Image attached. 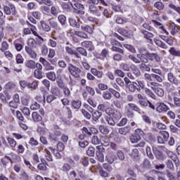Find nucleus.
<instances>
[{"mask_svg":"<svg viewBox=\"0 0 180 180\" xmlns=\"http://www.w3.org/2000/svg\"><path fill=\"white\" fill-rule=\"evenodd\" d=\"M89 11L91 14L100 17L103 11V7L99 6L98 0H89Z\"/></svg>","mask_w":180,"mask_h":180,"instance_id":"f257e3e1","label":"nucleus"},{"mask_svg":"<svg viewBox=\"0 0 180 180\" xmlns=\"http://www.w3.org/2000/svg\"><path fill=\"white\" fill-rule=\"evenodd\" d=\"M20 161L21 158L19 156V155L14 153H10L7 155H5L4 158H1V163L4 167H7L10 162L11 164H13Z\"/></svg>","mask_w":180,"mask_h":180,"instance_id":"f03ea898","label":"nucleus"},{"mask_svg":"<svg viewBox=\"0 0 180 180\" xmlns=\"http://www.w3.org/2000/svg\"><path fill=\"white\" fill-rule=\"evenodd\" d=\"M97 168L98 169V174L103 178H108L109 176L108 172H111L113 170L112 167L109 162L103 163V167L99 164L98 165H97Z\"/></svg>","mask_w":180,"mask_h":180,"instance_id":"7ed1b4c3","label":"nucleus"},{"mask_svg":"<svg viewBox=\"0 0 180 180\" xmlns=\"http://www.w3.org/2000/svg\"><path fill=\"white\" fill-rule=\"evenodd\" d=\"M106 114L111 116L114 120L119 121L122 118V114L120 110L112 108L111 107L107 108Z\"/></svg>","mask_w":180,"mask_h":180,"instance_id":"20e7f679","label":"nucleus"},{"mask_svg":"<svg viewBox=\"0 0 180 180\" xmlns=\"http://www.w3.org/2000/svg\"><path fill=\"white\" fill-rule=\"evenodd\" d=\"M19 84L22 90H24L25 88L36 89L38 86V82L36 80L32 81V82H30L27 80H20L19 82Z\"/></svg>","mask_w":180,"mask_h":180,"instance_id":"39448f33","label":"nucleus"},{"mask_svg":"<svg viewBox=\"0 0 180 180\" xmlns=\"http://www.w3.org/2000/svg\"><path fill=\"white\" fill-rule=\"evenodd\" d=\"M65 160L66 162L63 163V165H62L61 171L63 173L68 174V172L72 170V165H75V160L71 158H67Z\"/></svg>","mask_w":180,"mask_h":180,"instance_id":"423d86ee","label":"nucleus"},{"mask_svg":"<svg viewBox=\"0 0 180 180\" xmlns=\"http://www.w3.org/2000/svg\"><path fill=\"white\" fill-rule=\"evenodd\" d=\"M160 84L156 82H150L149 86L153 91V92L159 97H162L165 94L164 89L159 87Z\"/></svg>","mask_w":180,"mask_h":180,"instance_id":"0eeeda50","label":"nucleus"},{"mask_svg":"<svg viewBox=\"0 0 180 180\" xmlns=\"http://www.w3.org/2000/svg\"><path fill=\"white\" fill-rule=\"evenodd\" d=\"M96 157L98 162L101 163H103L105 162V155L104 153L105 149L103 148V146H96Z\"/></svg>","mask_w":180,"mask_h":180,"instance_id":"6e6552de","label":"nucleus"},{"mask_svg":"<svg viewBox=\"0 0 180 180\" xmlns=\"http://www.w3.org/2000/svg\"><path fill=\"white\" fill-rule=\"evenodd\" d=\"M148 54L149 52L146 49H139V53L136 55V57L139 59L141 63H147L148 62Z\"/></svg>","mask_w":180,"mask_h":180,"instance_id":"1a4fd4ad","label":"nucleus"},{"mask_svg":"<svg viewBox=\"0 0 180 180\" xmlns=\"http://www.w3.org/2000/svg\"><path fill=\"white\" fill-rule=\"evenodd\" d=\"M3 11L6 15L15 16L17 15L16 7L14 4H9L3 6Z\"/></svg>","mask_w":180,"mask_h":180,"instance_id":"9d476101","label":"nucleus"},{"mask_svg":"<svg viewBox=\"0 0 180 180\" xmlns=\"http://www.w3.org/2000/svg\"><path fill=\"white\" fill-rule=\"evenodd\" d=\"M68 70L72 77L77 79L80 78L82 70L79 67H77L75 65L70 63L68 65Z\"/></svg>","mask_w":180,"mask_h":180,"instance_id":"9b49d317","label":"nucleus"},{"mask_svg":"<svg viewBox=\"0 0 180 180\" xmlns=\"http://www.w3.org/2000/svg\"><path fill=\"white\" fill-rule=\"evenodd\" d=\"M160 136H158L157 141L159 144H165L169 139V133L166 131H160Z\"/></svg>","mask_w":180,"mask_h":180,"instance_id":"f8f14e48","label":"nucleus"},{"mask_svg":"<svg viewBox=\"0 0 180 180\" xmlns=\"http://www.w3.org/2000/svg\"><path fill=\"white\" fill-rule=\"evenodd\" d=\"M24 44H25V42L23 41V39H22V38L16 39L13 41L14 49L18 52H20L22 51Z\"/></svg>","mask_w":180,"mask_h":180,"instance_id":"ddd939ff","label":"nucleus"},{"mask_svg":"<svg viewBox=\"0 0 180 180\" xmlns=\"http://www.w3.org/2000/svg\"><path fill=\"white\" fill-rule=\"evenodd\" d=\"M170 108L164 102H158L155 110L159 113H164L169 111Z\"/></svg>","mask_w":180,"mask_h":180,"instance_id":"4468645a","label":"nucleus"},{"mask_svg":"<svg viewBox=\"0 0 180 180\" xmlns=\"http://www.w3.org/2000/svg\"><path fill=\"white\" fill-rule=\"evenodd\" d=\"M74 12L75 14L79 15H84L85 14L84 6L79 3H76L74 4Z\"/></svg>","mask_w":180,"mask_h":180,"instance_id":"2eb2a0df","label":"nucleus"},{"mask_svg":"<svg viewBox=\"0 0 180 180\" xmlns=\"http://www.w3.org/2000/svg\"><path fill=\"white\" fill-rule=\"evenodd\" d=\"M40 162L38 163V171L46 172L48 170L49 163L44 158H41Z\"/></svg>","mask_w":180,"mask_h":180,"instance_id":"dca6fc26","label":"nucleus"},{"mask_svg":"<svg viewBox=\"0 0 180 180\" xmlns=\"http://www.w3.org/2000/svg\"><path fill=\"white\" fill-rule=\"evenodd\" d=\"M39 61L42 63V65L44 67L45 70L46 71L49 70H53L55 69V67L51 65V63L48 62L46 58L43 57H40L39 59Z\"/></svg>","mask_w":180,"mask_h":180,"instance_id":"f3484780","label":"nucleus"},{"mask_svg":"<svg viewBox=\"0 0 180 180\" xmlns=\"http://www.w3.org/2000/svg\"><path fill=\"white\" fill-rule=\"evenodd\" d=\"M141 32L143 34V38L149 41V43H150V44H153V38L155 37V34L150 32H148L146 30H141Z\"/></svg>","mask_w":180,"mask_h":180,"instance_id":"a211bd4d","label":"nucleus"},{"mask_svg":"<svg viewBox=\"0 0 180 180\" xmlns=\"http://www.w3.org/2000/svg\"><path fill=\"white\" fill-rule=\"evenodd\" d=\"M26 24L31 27V32H32V34L35 36V37H37L39 40L41 42H44V39L42 37L39 36V34L37 33V29L36 27V25H33V24H32L31 22H30L29 21H27L26 22Z\"/></svg>","mask_w":180,"mask_h":180,"instance_id":"6ab92c4d","label":"nucleus"},{"mask_svg":"<svg viewBox=\"0 0 180 180\" xmlns=\"http://www.w3.org/2000/svg\"><path fill=\"white\" fill-rule=\"evenodd\" d=\"M61 136H62V131H54L53 132L49 134V139L51 141H59Z\"/></svg>","mask_w":180,"mask_h":180,"instance_id":"aec40b11","label":"nucleus"},{"mask_svg":"<svg viewBox=\"0 0 180 180\" xmlns=\"http://www.w3.org/2000/svg\"><path fill=\"white\" fill-rule=\"evenodd\" d=\"M166 154L169 158H170L172 161L174 162L176 167H179L180 165L179 158L177 157V155L174 153L172 151L166 150Z\"/></svg>","mask_w":180,"mask_h":180,"instance_id":"412c9836","label":"nucleus"},{"mask_svg":"<svg viewBox=\"0 0 180 180\" xmlns=\"http://www.w3.org/2000/svg\"><path fill=\"white\" fill-rule=\"evenodd\" d=\"M43 41H36V39H34V38H29L27 39V44L28 47H30V49H37L38 44L40 45L41 44H42Z\"/></svg>","mask_w":180,"mask_h":180,"instance_id":"4be33fe9","label":"nucleus"},{"mask_svg":"<svg viewBox=\"0 0 180 180\" xmlns=\"http://www.w3.org/2000/svg\"><path fill=\"white\" fill-rule=\"evenodd\" d=\"M167 80L170 82L171 84H174L175 86H179L180 84L179 80L172 72L167 73Z\"/></svg>","mask_w":180,"mask_h":180,"instance_id":"5701e85b","label":"nucleus"},{"mask_svg":"<svg viewBox=\"0 0 180 180\" xmlns=\"http://www.w3.org/2000/svg\"><path fill=\"white\" fill-rule=\"evenodd\" d=\"M81 45L84 47L86 49H88L89 51H95V46L93 44L91 41H82Z\"/></svg>","mask_w":180,"mask_h":180,"instance_id":"b1692460","label":"nucleus"},{"mask_svg":"<svg viewBox=\"0 0 180 180\" xmlns=\"http://www.w3.org/2000/svg\"><path fill=\"white\" fill-rule=\"evenodd\" d=\"M117 157L114 153H109L105 156V160L110 165H112L114 162L117 161Z\"/></svg>","mask_w":180,"mask_h":180,"instance_id":"393cba45","label":"nucleus"},{"mask_svg":"<svg viewBox=\"0 0 180 180\" xmlns=\"http://www.w3.org/2000/svg\"><path fill=\"white\" fill-rule=\"evenodd\" d=\"M11 96L8 91H4L0 93V99L3 103H7L10 101Z\"/></svg>","mask_w":180,"mask_h":180,"instance_id":"a878e982","label":"nucleus"},{"mask_svg":"<svg viewBox=\"0 0 180 180\" xmlns=\"http://www.w3.org/2000/svg\"><path fill=\"white\" fill-rule=\"evenodd\" d=\"M148 60L150 61H155L157 63L161 62L160 56L158 53H150L148 52Z\"/></svg>","mask_w":180,"mask_h":180,"instance_id":"bb28decb","label":"nucleus"},{"mask_svg":"<svg viewBox=\"0 0 180 180\" xmlns=\"http://www.w3.org/2000/svg\"><path fill=\"white\" fill-rule=\"evenodd\" d=\"M166 176L168 178V180H180V171L176 172V177L171 171H167Z\"/></svg>","mask_w":180,"mask_h":180,"instance_id":"cd10ccee","label":"nucleus"},{"mask_svg":"<svg viewBox=\"0 0 180 180\" xmlns=\"http://www.w3.org/2000/svg\"><path fill=\"white\" fill-rule=\"evenodd\" d=\"M90 72L94 77H96L98 79H102L103 77V72L98 70L96 69V68H91Z\"/></svg>","mask_w":180,"mask_h":180,"instance_id":"c85d7f7f","label":"nucleus"},{"mask_svg":"<svg viewBox=\"0 0 180 180\" xmlns=\"http://www.w3.org/2000/svg\"><path fill=\"white\" fill-rule=\"evenodd\" d=\"M25 52L31 57L32 59H36L37 57V54L35 53L33 49L25 46Z\"/></svg>","mask_w":180,"mask_h":180,"instance_id":"c756f323","label":"nucleus"},{"mask_svg":"<svg viewBox=\"0 0 180 180\" xmlns=\"http://www.w3.org/2000/svg\"><path fill=\"white\" fill-rule=\"evenodd\" d=\"M160 38L170 46H173L174 45V41L172 37L160 35Z\"/></svg>","mask_w":180,"mask_h":180,"instance_id":"7c9ffc66","label":"nucleus"},{"mask_svg":"<svg viewBox=\"0 0 180 180\" xmlns=\"http://www.w3.org/2000/svg\"><path fill=\"white\" fill-rule=\"evenodd\" d=\"M63 110H65L64 112L63 113V115H66V117L68 120H71L73 117L72 111L70 107H63Z\"/></svg>","mask_w":180,"mask_h":180,"instance_id":"2f4dec72","label":"nucleus"},{"mask_svg":"<svg viewBox=\"0 0 180 180\" xmlns=\"http://www.w3.org/2000/svg\"><path fill=\"white\" fill-rule=\"evenodd\" d=\"M151 22L154 24L155 27H160V28L162 30V32L167 35L169 36V33L167 30L164 27V25H162V23L160 22H158L155 20H152Z\"/></svg>","mask_w":180,"mask_h":180,"instance_id":"473e14b6","label":"nucleus"},{"mask_svg":"<svg viewBox=\"0 0 180 180\" xmlns=\"http://www.w3.org/2000/svg\"><path fill=\"white\" fill-rule=\"evenodd\" d=\"M32 119L34 122H39L43 120V117L37 111H33L31 115Z\"/></svg>","mask_w":180,"mask_h":180,"instance_id":"72a5a7b5","label":"nucleus"},{"mask_svg":"<svg viewBox=\"0 0 180 180\" xmlns=\"http://www.w3.org/2000/svg\"><path fill=\"white\" fill-rule=\"evenodd\" d=\"M154 41L155 44L160 47L162 49L167 50L169 49V46L167 44H165V42L162 41V40L155 39Z\"/></svg>","mask_w":180,"mask_h":180,"instance_id":"f704fd0d","label":"nucleus"},{"mask_svg":"<svg viewBox=\"0 0 180 180\" xmlns=\"http://www.w3.org/2000/svg\"><path fill=\"white\" fill-rule=\"evenodd\" d=\"M163 85L165 87V89L166 91L168 92V93H171V92H173L174 90H175V87L173 85L172 83H171L170 82H165L163 83Z\"/></svg>","mask_w":180,"mask_h":180,"instance_id":"c9c22d12","label":"nucleus"},{"mask_svg":"<svg viewBox=\"0 0 180 180\" xmlns=\"http://www.w3.org/2000/svg\"><path fill=\"white\" fill-rule=\"evenodd\" d=\"M65 51L70 55H75V57L78 59H82V56L79 53H78L77 52H76V51L73 50L72 48L70 47V46H66L65 47Z\"/></svg>","mask_w":180,"mask_h":180,"instance_id":"e433bc0d","label":"nucleus"},{"mask_svg":"<svg viewBox=\"0 0 180 180\" xmlns=\"http://www.w3.org/2000/svg\"><path fill=\"white\" fill-rule=\"evenodd\" d=\"M82 105V102L81 100H72L71 101V105L75 110H79Z\"/></svg>","mask_w":180,"mask_h":180,"instance_id":"4c0bfd02","label":"nucleus"},{"mask_svg":"<svg viewBox=\"0 0 180 180\" xmlns=\"http://www.w3.org/2000/svg\"><path fill=\"white\" fill-rule=\"evenodd\" d=\"M131 127L127 126L124 127H121L118 129V132L123 136H127V134L131 132Z\"/></svg>","mask_w":180,"mask_h":180,"instance_id":"58836bf2","label":"nucleus"},{"mask_svg":"<svg viewBox=\"0 0 180 180\" xmlns=\"http://www.w3.org/2000/svg\"><path fill=\"white\" fill-rule=\"evenodd\" d=\"M129 156L134 159V161H139V150L136 148L133 149L131 153H129Z\"/></svg>","mask_w":180,"mask_h":180,"instance_id":"ea45409f","label":"nucleus"},{"mask_svg":"<svg viewBox=\"0 0 180 180\" xmlns=\"http://www.w3.org/2000/svg\"><path fill=\"white\" fill-rule=\"evenodd\" d=\"M102 115V112H101V111H99L98 110L93 111L91 115L92 120L94 122H98L99 119L101 117Z\"/></svg>","mask_w":180,"mask_h":180,"instance_id":"a19ab883","label":"nucleus"},{"mask_svg":"<svg viewBox=\"0 0 180 180\" xmlns=\"http://www.w3.org/2000/svg\"><path fill=\"white\" fill-rule=\"evenodd\" d=\"M101 142H102L101 144L105 147H108L110 144V139L108 136H101Z\"/></svg>","mask_w":180,"mask_h":180,"instance_id":"79ce46f5","label":"nucleus"},{"mask_svg":"<svg viewBox=\"0 0 180 180\" xmlns=\"http://www.w3.org/2000/svg\"><path fill=\"white\" fill-rule=\"evenodd\" d=\"M51 94L55 96L56 98L62 96L60 89L57 86H55L51 89Z\"/></svg>","mask_w":180,"mask_h":180,"instance_id":"37998d69","label":"nucleus"},{"mask_svg":"<svg viewBox=\"0 0 180 180\" xmlns=\"http://www.w3.org/2000/svg\"><path fill=\"white\" fill-rule=\"evenodd\" d=\"M7 142L9 146L13 149L17 146V141L13 137L7 136Z\"/></svg>","mask_w":180,"mask_h":180,"instance_id":"c03bdc74","label":"nucleus"},{"mask_svg":"<svg viewBox=\"0 0 180 180\" xmlns=\"http://www.w3.org/2000/svg\"><path fill=\"white\" fill-rule=\"evenodd\" d=\"M128 107L131 110H134L139 114L141 113V110L140 109V108H139L138 105L134 104V103H129Z\"/></svg>","mask_w":180,"mask_h":180,"instance_id":"a18cd8bd","label":"nucleus"},{"mask_svg":"<svg viewBox=\"0 0 180 180\" xmlns=\"http://www.w3.org/2000/svg\"><path fill=\"white\" fill-rule=\"evenodd\" d=\"M143 139L147 141H153L155 140V136L153 133L148 132L144 134Z\"/></svg>","mask_w":180,"mask_h":180,"instance_id":"49530a36","label":"nucleus"},{"mask_svg":"<svg viewBox=\"0 0 180 180\" xmlns=\"http://www.w3.org/2000/svg\"><path fill=\"white\" fill-rule=\"evenodd\" d=\"M169 53L173 57H180V50H176L174 47H170L169 49Z\"/></svg>","mask_w":180,"mask_h":180,"instance_id":"de8ad7c7","label":"nucleus"},{"mask_svg":"<svg viewBox=\"0 0 180 180\" xmlns=\"http://www.w3.org/2000/svg\"><path fill=\"white\" fill-rule=\"evenodd\" d=\"M41 27H42V29L44 30V32H49L50 30H51V27L49 26V25L44 20H41L39 22Z\"/></svg>","mask_w":180,"mask_h":180,"instance_id":"09e8293b","label":"nucleus"},{"mask_svg":"<svg viewBox=\"0 0 180 180\" xmlns=\"http://www.w3.org/2000/svg\"><path fill=\"white\" fill-rule=\"evenodd\" d=\"M81 29L83 32H86L89 34H92L94 33V28L91 27V25H82Z\"/></svg>","mask_w":180,"mask_h":180,"instance_id":"8fccbe9b","label":"nucleus"},{"mask_svg":"<svg viewBox=\"0 0 180 180\" xmlns=\"http://www.w3.org/2000/svg\"><path fill=\"white\" fill-rule=\"evenodd\" d=\"M91 144L94 146H98L101 143V137L99 138V136L94 135L91 138Z\"/></svg>","mask_w":180,"mask_h":180,"instance_id":"3c124183","label":"nucleus"},{"mask_svg":"<svg viewBox=\"0 0 180 180\" xmlns=\"http://www.w3.org/2000/svg\"><path fill=\"white\" fill-rule=\"evenodd\" d=\"M131 69L133 72V73L134 74V75L136 77H139L141 76V72L140 70H139L137 65H134V64H132L131 65Z\"/></svg>","mask_w":180,"mask_h":180,"instance_id":"603ef678","label":"nucleus"},{"mask_svg":"<svg viewBox=\"0 0 180 180\" xmlns=\"http://www.w3.org/2000/svg\"><path fill=\"white\" fill-rule=\"evenodd\" d=\"M69 22L70 24V26H72L73 27H75V28L80 27V23L78 21H77L75 18H70Z\"/></svg>","mask_w":180,"mask_h":180,"instance_id":"864d4df0","label":"nucleus"},{"mask_svg":"<svg viewBox=\"0 0 180 180\" xmlns=\"http://www.w3.org/2000/svg\"><path fill=\"white\" fill-rule=\"evenodd\" d=\"M58 22L63 25L65 26L67 23V18L65 15L60 14L58 15Z\"/></svg>","mask_w":180,"mask_h":180,"instance_id":"5fc2aeb1","label":"nucleus"},{"mask_svg":"<svg viewBox=\"0 0 180 180\" xmlns=\"http://www.w3.org/2000/svg\"><path fill=\"white\" fill-rule=\"evenodd\" d=\"M75 34L82 39H89L88 34L84 31H75Z\"/></svg>","mask_w":180,"mask_h":180,"instance_id":"6e6d98bb","label":"nucleus"},{"mask_svg":"<svg viewBox=\"0 0 180 180\" xmlns=\"http://www.w3.org/2000/svg\"><path fill=\"white\" fill-rule=\"evenodd\" d=\"M25 67L32 70L36 69V62L34 60H28L25 63Z\"/></svg>","mask_w":180,"mask_h":180,"instance_id":"4d7b16f0","label":"nucleus"},{"mask_svg":"<svg viewBox=\"0 0 180 180\" xmlns=\"http://www.w3.org/2000/svg\"><path fill=\"white\" fill-rule=\"evenodd\" d=\"M179 32V25H176V24H174V25H172L170 34L172 36H175Z\"/></svg>","mask_w":180,"mask_h":180,"instance_id":"13d9d810","label":"nucleus"},{"mask_svg":"<svg viewBox=\"0 0 180 180\" xmlns=\"http://www.w3.org/2000/svg\"><path fill=\"white\" fill-rule=\"evenodd\" d=\"M76 50V52H77L79 55L81 54L84 57H87V51L84 47H77Z\"/></svg>","mask_w":180,"mask_h":180,"instance_id":"bf43d9fd","label":"nucleus"},{"mask_svg":"<svg viewBox=\"0 0 180 180\" xmlns=\"http://www.w3.org/2000/svg\"><path fill=\"white\" fill-rule=\"evenodd\" d=\"M117 32L124 37H129L130 35V32L124 28H118Z\"/></svg>","mask_w":180,"mask_h":180,"instance_id":"052dcab7","label":"nucleus"},{"mask_svg":"<svg viewBox=\"0 0 180 180\" xmlns=\"http://www.w3.org/2000/svg\"><path fill=\"white\" fill-rule=\"evenodd\" d=\"M112 93L110 91H105L104 92H103V98L105 101H110V99H112Z\"/></svg>","mask_w":180,"mask_h":180,"instance_id":"680f3d73","label":"nucleus"},{"mask_svg":"<svg viewBox=\"0 0 180 180\" xmlns=\"http://www.w3.org/2000/svg\"><path fill=\"white\" fill-rule=\"evenodd\" d=\"M41 55L45 57L49 54V48L46 45L44 44L40 48Z\"/></svg>","mask_w":180,"mask_h":180,"instance_id":"e2e57ef3","label":"nucleus"},{"mask_svg":"<svg viewBox=\"0 0 180 180\" xmlns=\"http://www.w3.org/2000/svg\"><path fill=\"white\" fill-rule=\"evenodd\" d=\"M46 78H48L51 81H56V75L55 72H49L46 73Z\"/></svg>","mask_w":180,"mask_h":180,"instance_id":"0e129e2a","label":"nucleus"},{"mask_svg":"<svg viewBox=\"0 0 180 180\" xmlns=\"http://www.w3.org/2000/svg\"><path fill=\"white\" fill-rule=\"evenodd\" d=\"M153 153L158 158V159H162L163 158V153L161 150H158L156 148H153Z\"/></svg>","mask_w":180,"mask_h":180,"instance_id":"69168bd1","label":"nucleus"},{"mask_svg":"<svg viewBox=\"0 0 180 180\" xmlns=\"http://www.w3.org/2000/svg\"><path fill=\"white\" fill-rule=\"evenodd\" d=\"M34 77L38 79H43V71L35 70L34 71Z\"/></svg>","mask_w":180,"mask_h":180,"instance_id":"338daca9","label":"nucleus"},{"mask_svg":"<svg viewBox=\"0 0 180 180\" xmlns=\"http://www.w3.org/2000/svg\"><path fill=\"white\" fill-rule=\"evenodd\" d=\"M154 7L158 11H162L165 8V5L161 1H157L154 4Z\"/></svg>","mask_w":180,"mask_h":180,"instance_id":"774afa93","label":"nucleus"}]
</instances>
